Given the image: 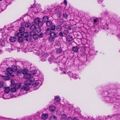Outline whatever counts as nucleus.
<instances>
[{
    "mask_svg": "<svg viewBox=\"0 0 120 120\" xmlns=\"http://www.w3.org/2000/svg\"><path fill=\"white\" fill-rule=\"evenodd\" d=\"M52 32V31L51 30V29L48 28L46 30L45 33L46 35H50Z\"/></svg>",
    "mask_w": 120,
    "mask_h": 120,
    "instance_id": "11",
    "label": "nucleus"
},
{
    "mask_svg": "<svg viewBox=\"0 0 120 120\" xmlns=\"http://www.w3.org/2000/svg\"><path fill=\"white\" fill-rule=\"evenodd\" d=\"M11 84H14V82L13 80H11Z\"/></svg>",
    "mask_w": 120,
    "mask_h": 120,
    "instance_id": "50",
    "label": "nucleus"
},
{
    "mask_svg": "<svg viewBox=\"0 0 120 120\" xmlns=\"http://www.w3.org/2000/svg\"><path fill=\"white\" fill-rule=\"evenodd\" d=\"M5 93H8L10 91V88L9 87H7L5 88L4 90Z\"/></svg>",
    "mask_w": 120,
    "mask_h": 120,
    "instance_id": "14",
    "label": "nucleus"
},
{
    "mask_svg": "<svg viewBox=\"0 0 120 120\" xmlns=\"http://www.w3.org/2000/svg\"><path fill=\"white\" fill-rule=\"evenodd\" d=\"M63 73H64V74H65V72H64V71L63 72Z\"/></svg>",
    "mask_w": 120,
    "mask_h": 120,
    "instance_id": "54",
    "label": "nucleus"
},
{
    "mask_svg": "<svg viewBox=\"0 0 120 120\" xmlns=\"http://www.w3.org/2000/svg\"><path fill=\"white\" fill-rule=\"evenodd\" d=\"M23 40V38L22 37H19L18 39V41L19 42H22Z\"/></svg>",
    "mask_w": 120,
    "mask_h": 120,
    "instance_id": "36",
    "label": "nucleus"
},
{
    "mask_svg": "<svg viewBox=\"0 0 120 120\" xmlns=\"http://www.w3.org/2000/svg\"><path fill=\"white\" fill-rule=\"evenodd\" d=\"M50 37L54 38H55L56 37H57L56 33L52 31L51 33L50 34Z\"/></svg>",
    "mask_w": 120,
    "mask_h": 120,
    "instance_id": "13",
    "label": "nucleus"
},
{
    "mask_svg": "<svg viewBox=\"0 0 120 120\" xmlns=\"http://www.w3.org/2000/svg\"><path fill=\"white\" fill-rule=\"evenodd\" d=\"M39 71H37L36 70H34L33 71H30V73H29V74L32 77H33V78L32 76L31 75H35L37 76L38 75V73H39Z\"/></svg>",
    "mask_w": 120,
    "mask_h": 120,
    "instance_id": "7",
    "label": "nucleus"
},
{
    "mask_svg": "<svg viewBox=\"0 0 120 120\" xmlns=\"http://www.w3.org/2000/svg\"><path fill=\"white\" fill-rule=\"evenodd\" d=\"M49 17L48 16H45L43 18V20L45 22L47 21Z\"/></svg>",
    "mask_w": 120,
    "mask_h": 120,
    "instance_id": "27",
    "label": "nucleus"
},
{
    "mask_svg": "<svg viewBox=\"0 0 120 120\" xmlns=\"http://www.w3.org/2000/svg\"><path fill=\"white\" fill-rule=\"evenodd\" d=\"M69 33V31L68 30H64L63 32V34L65 35H67Z\"/></svg>",
    "mask_w": 120,
    "mask_h": 120,
    "instance_id": "34",
    "label": "nucleus"
},
{
    "mask_svg": "<svg viewBox=\"0 0 120 120\" xmlns=\"http://www.w3.org/2000/svg\"><path fill=\"white\" fill-rule=\"evenodd\" d=\"M61 24H63L64 22V21L62 19H60L58 21Z\"/></svg>",
    "mask_w": 120,
    "mask_h": 120,
    "instance_id": "39",
    "label": "nucleus"
},
{
    "mask_svg": "<svg viewBox=\"0 0 120 120\" xmlns=\"http://www.w3.org/2000/svg\"><path fill=\"white\" fill-rule=\"evenodd\" d=\"M11 91L12 92H15L16 91V88L15 87L12 88L11 89Z\"/></svg>",
    "mask_w": 120,
    "mask_h": 120,
    "instance_id": "38",
    "label": "nucleus"
},
{
    "mask_svg": "<svg viewBox=\"0 0 120 120\" xmlns=\"http://www.w3.org/2000/svg\"><path fill=\"white\" fill-rule=\"evenodd\" d=\"M63 16L64 18L67 19L68 17V15L66 13H65L63 14Z\"/></svg>",
    "mask_w": 120,
    "mask_h": 120,
    "instance_id": "42",
    "label": "nucleus"
},
{
    "mask_svg": "<svg viewBox=\"0 0 120 120\" xmlns=\"http://www.w3.org/2000/svg\"><path fill=\"white\" fill-rule=\"evenodd\" d=\"M21 86V85L19 83H17L16 84L15 86V87L16 88L18 89L20 88Z\"/></svg>",
    "mask_w": 120,
    "mask_h": 120,
    "instance_id": "33",
    "label": "nucleus"
},
{
    "mask_svg": "<svg viewBox=\"0 0 120 120\" xmlns=\"http://www.w3.org/2000/svg\"><path fill=\"white\" fill-rule=\"evenodd\" d=\"M103 0H98V2L100 3H101L102 2H103Z\"/></svg>",
    "mask_w": 120,
    "mask_h": 120,
    "instance_id": "46",
    "label": "nucleus"
},
{
    "mask_svg": "<svg viewBox=\"0 0 120 120\" xmlns=\"http://www.w3.org/2000/svg\"><path fill=\"white\" fill-rule=\"evenodd\" d=\"M67 28L69 30H71V26L70 25H69L68 26Z\"/></svg>",
    "mask_w": 120,
    "mask_h": 120,
    "instance_id": "44",
    "label": "nucleus"
},
{
    "mask_svg": "<svg viewBox=\"0 0 120 120\" xmlns=\"http://www.w3.org/2000/svg\"><path fill=\"white\" fill-rule=\"evenodd\" d=\"M16 39L15 37H11L9 39V40L11 42H13L15 41Z\"/></svg>",
    "mask_w": 120,
    "mask_h": 120,
    "instance_id": "20",
    "label": "nucleus"
},
{
    "mask_svg": "<svg viewBox=\"0 0 120 120\" xmlns=\"http://www.w3.org/2000/svg\"><path fill=\"white\" fill-rule=\"evenodd\" d=\"M66 25L65 24H64L63 26H62L63 28H66Z\"/></svg>",
    "mask_w": 120,
    "mask_h": 120,
    "instance_id": "47",
    "label": "nucleus"
},
{
    "mask_svg": "<svg viewBox=\"0 0 120 120\" xmlns=\"http://www.w3.org/2000/svg\"><path fill=\"white\" fill-rule=\"evenodd\" d=\"M39 81H37V80H36V81L33 83L32 85L34 87L38 86L39 84Z\"/></svg>",
    "mask_w": 120,
    "mask_h": 120,
    "instance_id": "18",
    "label": "nucleus"
},
{
    "mask_svg": "<svg viewBox=\"0 0 120 120\" xmlns=\"http://www.w3.org/2000/svg\"><path fill=\"white\" fill-rule=\"evenodd\" d=\"M30 34V36L35 40L37 39L39 37L42 38L43 36L42 33H40L38 35V34H36L35 32L34 31H32L31 32Z\"/></svg>",
    "mask_w": 120,
    "mask_h": 120,
    "instance_id": "3",
    "label": "nucleus"
},
{
    "mask_svg": "<svg viewBox=\"0 0 120 120\" xmlns=\"http://www.w3.org/2000/svg\"><path fill=\"white\" fill-rule=\"evenodd\" d=\"M46 25L48 27L52 25V22L50 21H47L46 23Z\"/></svg>",
    "mask_w": 120,
    "mask_h": 120,
    "instance_id": "28",
    "label": "nucleus"
},
{
    "mask_svg": "<svg viewBox=\"0 0 120 120\" xmlns=\"http://www.w3.org/2000/svg\"><path fill=\"white\" fill-rule=\"evenodd\" d=\"M22 35L24 37H26L28 36V33L27 32H25Z\"/></svg>",
    "mask_w": 120,
    "mask_h": 120,
    "instance_id": "35",
    "label": "nucleus"
},
{
    "mask_svg": "<svg viewBox=\"0 0 120 120\" xmlns=\"http://www.w3.org/2000/svg\"><path fill=\"white\" fill-rule=\"evenodd\" d=\"M34 22L36 25H38L40 27H41L43 24L42 21H40V19L38 18H36L35 19Z\"/></svg>",
    "mask_w": 120,
    "mask_h": 120,
    "instance_id": "4",
    "label": "nucleus"
},
{
    "mask_svg": "<svg viewBox=\"0 0 120 120\" xmlns=\"http://www.w3.org/2000/svg\"><path fill=\"white\" fill-rule=\"evenodd\" d=\"M28 71L26 69H24L22 71V73L24 75V78L28 80L30 82H32L35 80V79L32 77L28 73Z\"/></svg>",
    "mask_w": 120,
    "mask_h": 120,
    "instance_id": "1",
    "label": "nucleus"
},
{
    "mask_svg": "<svg viewBox=\"0 0 120 120\" xmlns=\"http://www.w3.org/2000/svg\"><path fill=\"white\" fill-rule=\"evenodd\" d=\"M56 117L54 115L51 116L49 120H56Z\"/></svg>",
    "mask_w": 120,
    "mask_h": 120,
    "instance_id": "25",
    "label": "nucleus"
},
{
    "mask_svg": "<svg viewBox=\"0 0 120 120\" xmlns=\"http://www.w3.org/2000/svg\"><path fill=\"white\" fill-rule=\"evenodd\" d=\"M56 27L54 25H52L51 26V30H52L53 31H54L56 29Z\"/></svg>",
    "mask_w": 120,
    "mask_h": 120,
    "instance_id": "37",
    "label": "nucleus"
},
{
    "mask_svg": "<svg viewBox=\"0 0 120 120\" xmlns=\"http://www.w3.org/2000/svg\"><path fill=\"white\" fill-rule=\"evenodd\" d=\"M49 108L51 111H53L55 110L56 107L53 105H51L49 107Z\"/></svg>",
    "mask_w": 120,
    "mask_h": 120,
    "instance_id": "17",
    "label": "nucleus"
},
{
    "mask_svg": "<svg viewBox=\"0 0 120 120\" xmlns=\"http://www.w3.org/2000/svg\"><path fill=\"white\" fill-rule=\"evenodd\" d=\"M54 100L56 102H58L60 101V98L58 96H56Z\"/></svg>",
    "mask_w": 120,
    "mask_h": 120,
    "instance_id": "29",
    "label": "nucleus"
},
{
    "mask_svg": "<svg viewBox=\"0 0 120 120\" xmlns=\"http://www.w3.org/2000/svg\"><path fill=\"white\" fill-rule=\"evenodd\" d=\"M56 30L58 31H60L62 29V26L60 25H58L56 27Z\"/></svg>",
    "mask_w": 120,
    "mask_h": 120,
    "instance_id": "21",
    "label": "nucleus"
},
{
    "mask_svg": "<svg viewBox=\"0 0 120 120\" xmlns=\"http://www.w3.org/2000/svg\"><path fill=\"white\" fill-rule=\"evenodd\" d=\"M6 41L4 38H1L0 40V45L1 46H4Z\"/></svg>",
    "mask_w": 120,
    "mask_h": 120,
    "instance_id": "8",
    "label": "nucleus"
},
{
    "mask_svg": "<svg viewBox=\"0 0 120 120\" xmlns=\"http://www.w3.org/2000/svg\"><path fill=\"white\" fill-rule=\"evenodd\" d=\"M105 100L106 101L108 102H114L113 101H112L111 100L110 101V98L108 97H106Z\"/></svg>",
    "mask_w": 120,
    "mask_h": 120,
    "instance_id": "23",
    "label": "nucleus"
},
{
    "mask_svg": "<svg viewBox=\"0 0 120 120\" xmlns=\"http://www.w3.org/2000/svg\"><path fill=\"white\" fill-rule=\"evenodd\" d=\"M63 33L60 32H59V35L61 37H63Z\"/></svg>",
    "mask_w": 120,
    "mask_h": 120,
    "instance_id": "43",
    "label": "nucleus"
},
{
    "mask_svg": "<svg viewBox=\"0 0 120 120\" xmlns=\"http://www.w3.org/2000/svg\"><path fill=\"white\" fill-rule=\"evenodd\" d=\"M62 52V50L61 49H57V53L60 54Z\"/></svg>",
    "mask_w": 120,
    "mask_h": 120,
    "instance_id": "40",
    "label": "nucleus"
},
{
    "mask_svg": "<svg viewBox=\"0 0 120 120\" xmlns=\"http://www.w3.org/2000/svg\"><path fill=\"white\" fill-rule=\"evenodd\" d=\"M67 118L66 115L65 114H64L61 116V120H65Z\"/></svg>",
    "mask_w": 120,
    "mask_h": 120,
    "instance_id": "26",
    "label": "nucleus"
},
{
    "mask_svg": "<svg viewBox=\"0 0 120 120\" xmlns=\"http://www.w3.org/2000/svg\"><path fill=\"white\" fill-rule=\"evenodd\" d=\"M41 27H39L37 28L36 27V31L38 33H39L41 31Z\"/></svg>",
    "mask_w": 120,
    "mask_h": 120,
    "instance_id": "31",
    "label": "nucleus"
},
{
    "mask_svg": "<svg viewBox=\"0 0 120 120\" xmlns=\"http://www.w3.org/2000/svg\"><path fill=\"white\" fill-rule=\"evenodd\" d=\"M2 0H0V1Z\"/></svg>",
    "mask_w": 120,
    "mask_h": 120,
    "instance_id": "55",
    "label": "nucleus"
},
{
    "mask_svg": "<svg viewBox=\"0 0 120 120\" xmlns=\"http://www.w3.org/2000/svg\"><path fill=\"white\" fill-rule=\"evenodd\" d=\"M48 60L49 61L51 62L50 63L51 64L52 63H52H56V64H57L58 63L56 61H54L53 62L52 60V58H49L48 59ZM58 63V65H59L60 69V70L62 69L63 68H62V67L63 65V63L60 62Z\"/></svg>",
    "mask_w": 120,
    "mask_h": 120,
    "instance_id": "6",
    "label": "nucleus"
},
{
    "mask_svg": "<svg viewBox=\"0 0 120 120\" xmlns=\"http://www.w3.org/2000/svg\"><path fill=\"white\" fill-rule=\"evenodd\" d=\"M48 115L47 114H43L41 116V118L44 120L47 119L48 117Z\"/></svg>",
    "mask_w": 120,
    "mask_h": 120,
    "instance_id": "12",
    "label": "nucleus"
},
{
    "mask_svg": "<svg viewBox=\"0 0 120 120\" xmlns=\"http://www.w3.org/2000/svg\"><path fill=\"white\" fill-rule=\"evenodd\" d=\"M79 48L77 46L74 47L72 48V50L74 52H77L78 51Z\"/></svg>",
    "mask_w": 120,
    "mask_h": 120,
    "instance_id": "15",
    "label": "nucleus"
},
{
    "mask_svg": "<svg viewBox=\"0 0 120 120\" xmlns=\"http://www.w3.org/2000/svg\"><path fill=\"white\" fill-rule=\"evenodd\" d=\"M6 71L7 73H5V72L4 71L3 72L5 74V75H2V76L4 79L6 80H8L9 78L8 76L10 75L12 73L13 71L12 70V69L10 67H9L8 68H6Z\"/></svg>",
    "mask_w": 120,
    "mask_h": 120,
    "instance_id": "2",
    "label": "nucleus"
},
{
    "mask_svg": "<svg viewBox=\"0 0 120 120\" xmlns=\"http://www.w3.org/2000/svg\"><path fill=\"white\" fill-rule=\"evenodd\" d=\"M24 25V23H21V25L22 26V25Z\"/></svg>",
    "mask_w": 120,
    "mask_h": 120,
    "instance_id": "53",
    "label": "nucleus"
},
{
    "mask_svg": "<svg viewBox=\"0 0 120 120\" xmlns=\"http://www.w3.org/2000/svg\"><path fill=\"white\" fill-rule=\"evenodd\" d=\"M94 22H97V19H94Z\"/></svg>",
    "mask_w": 120,
    "mask_h": 120,
    "instance_id": "51",
    "label": "nucleus"
},
{
    "mask_svg": "<svg viewBox=\"0 0 120 120\" xmlns=\"http://www.w3.org/2000/svg\"><path fill=\"white\" fill-rule=\"evenodd\" d=\"M68 75H70V76H71V77H74V78L75 79H77L78 78V77H77L78 76V74H75L74 76L71 72H70L68 73Z\"/></svg>",
    "mask_w": 120,
    "mask_h": 120,
    "instance_id": "10",
    "label": "nucleus"
},
{
    "mask_svg": "<svg viewBox=\"0 0 120 120\" xmlns=\"http://www.w3.org/2000/svg\"><path fill=\"white\" fill-rule=\"evenodd\" d=\"M66 39L68 41H71L72 40L73 38L70 35H69L66 38Z\"/></svg>",
    "mask_w": 120,
    "mask_h": 120,
    "instance_id": "16",
    "label": "nucleus"
},
{
    "mask_svg": "<svg viewBox=\"0 0 120 120\" xmlns=\"http://www.w3.org/2000/svg\"><path fill=\"white\" fill-rule=\"evenodd\" d=\"M58 9L57 8L55 10V12L56 14H57V16L58 17H60L62 15V13L59 11Z\"/></svg>",
    "mask_w": 120,
    "mask_h": 120,
    "instance_id": "9",
    "label": "nucleus"
},
{
    "mask_svg": "<svg viewBox=\"0 0 120 120\" xmlns=\"http://www.w3.org/2000/svg\"><path fill=\"white\" fill-rule=\"evenodd\" d=\"M3 83L2 82H0V88L2 87L3 86Z\"/></svg>",
    "mask_w": 120,
    "mask_h": 120,
    "instance_id": "45",
    "label": "nucleus"
},
{
    "mask_svg": "<svg viewBox=\"0 0 120 120\" xmlns=\"http://www.w3.org/2000/svg\"><path fill=\"white\" fill-rule=\"evenodd\" d=\"M25 29L23 27H21L19 29V31L20 33H21L24 31Z\"/></svg>",
    "mask_w": 120,
    "mask_h": 120,
    "instance_id": "30",
    "label": "nucleus"
},
{
    "mask_svg": "<svg viewBox=\"0 0 120 120\" xmlns=\"http://www.w3.org/2000/svg\"><path fill=\"white\" fill-rule=\"evenodd\" d=\"M64 3L66 5L67 4V1L66 0H64Z\"/></svg>",
    "mask_w": 120,
    "mask_h": 120,
    "instance_id": "48",
    "label": "nucleus"
},
{
    "mask_svg": "<svg viewBox=\"0 0 120 120\" xmlns=\"http://www.w3.org/2000/svg\"><path fill=\"white\" fill-rule=\"evenodd\" d=\"M26 80L27 83L26 84H25L22 87V89L23 90L27 91L28 90L30 89V87L29 86L31 85L30 83H29V82H31L28 81V80Z\"/></svg>",
    "mask_w": 120,
    "mask_h": 120,
    "instance_id": "5",
    "label": "nucleus"
},
{
    "mask_svg": "<svg viewBox=\"0 0 120 120\" xmlns=\"http://www.w3.org/2000/svg\"><path fill=\"white\" fill-rule=\"evenodd\" d=\"M36 26L34 24L31 25L30 26V28L31 30H35L36 28Z\"/></svg>",
    "mask_w": 120,
    "mask_h": 120,
    "instance_id": "22",
    "label": "nucleus"
},
{
    "mask_svg": "<svg viewBox=\"0 0 120 120\" xmlns=\"http://www.w3.org/2000/svg\"><path fill=\"white\" fill-rule=\"evenodd\" d=\"M45 55V54H44L41 57V60L43 61H44L46 60L47 56Z\"/></svg>",
    "mask_w": 120,
    "mask_h": 120,
    "instance_id": "19",
    "label": "nucleus"
},
{
    "mask_svg": "<svg viewBox=\"0 0 120 120\" xmlns=\"http://www.w3.org/2000/svg\"><path fill=\"white\" fill-rule=\"evenodd\" d=\"M21 70H19L18 71L17 73L19 74L21 72Z\"/></svg>",
    "mask_w": 120,
    "mask_h": 120,
    "instance_id": "49",
    "label": "nucleus"
},
{
    "mask_svg": "<svg viewBox=\"0 0 120 120\" xmlns=\"http://www.w3.org/2000/svg\"><path fill=\"white\" fill-rule=\"evenodd\" d=\"M5 99H6V98H5ZM6 99H8V98H6Z\"/></svg>",
    "mask_w": 120,
    "mask_h": 120,
    "instance_id": "56",
    "label": "nucleus"
},
{
    "mask_svg": "<svg viewBox=\"0 0 120 120\" xmlns=\"http://www.w3.org/2000/svg\"><path fill=\"white\" fill-rule=\"evenodd\" d=\"M30 25V23H27L25 24V27H29Z\"/></svg>",
    "mask_w": 120,
    "mask_h": 120,
    "instance_id": "41",
    "label": "nucleus"
},
{
    "mask_svg": "<svg viewBox=\"0 0 120 120\" xmlns=\"http://www.w3.org/2000/svg\"><path fill=\"white\" fill-rule=\"evenodd\" d=\"M72 120H78L77 118L75 117Z\"/></svg>",
    "mask_w": 120,
    "mask_h": 120,
    "instance_id": "52",
    "label": "nucleus"
},
{
    "mask_svg": "<svg viewBox=\"0 0 120 120\" xmlns=\"http://www.w3.org/2000/svg\"><path fill=\"white\" fill-rule=\"evenodd\" d=\"M54 38L50 37L49 39V41L50 42H52L54 41Z\"/></svg>",
    "mask_w": 120,
    "mask_h": 120,
    "instance_id": "32",
    "label": "nucleus"
},
{
    "mask_svg": "<svg viewBox=\"0 0 120 120\" xmlns=\"http://www.w3.org/2000/svg\"><path fill=\"white\" fill-rule=\"evenodd\" d=\"M11 68L12 69L13 72L17 70V67L14 65L12 66Z\"/></svg>",
    "mask_w": 120,
    "mask_h": 120,
    "instance_id": "24",
    "label": "nucleus"
}]
</instances>
